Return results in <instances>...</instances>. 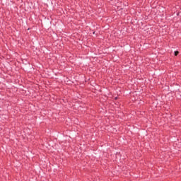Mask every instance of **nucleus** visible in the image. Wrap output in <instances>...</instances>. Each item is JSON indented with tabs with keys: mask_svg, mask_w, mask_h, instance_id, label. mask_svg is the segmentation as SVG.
Instances as JSON below:
<instances>
[{
	"mask_svg": "<svg viewBox=\"0 0 181 181\" xmlns=\"http://www.w3.org/2000/svg\"><path fill=\"white\" fill-rule=\"evenodd\" d=\"M174 54L175 56H177V54H179V51L174 52Z\"/></svg>",
	"mask_w": 181,
	"mask_h": 181,
	"instance_id": "obj_1",
	"label": "nucleus"
},
{
	"mask_svg": "<svg viewBox=\"0 0 181 181\" xmlns=\"http://www.w3.org/2000/svg\"><path fill=\"white\" fill-rule=\"evenodd\" d=\"M117 98H115V100H117Z\"/></svg>",
	"mask_w": 181,
	"mask_h": 181,
	"instance_id": "obj_2",
	"label": "nucleus"
}]
</instances>
